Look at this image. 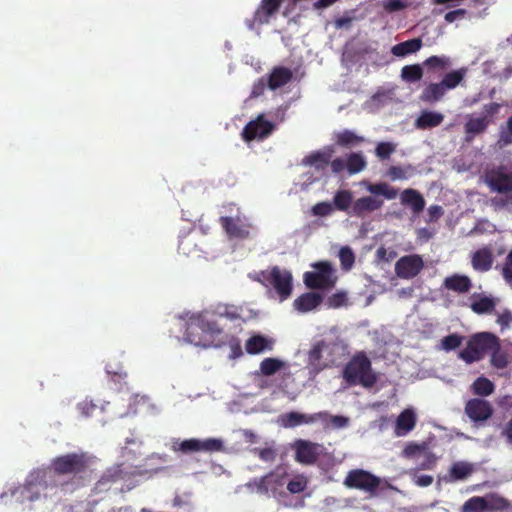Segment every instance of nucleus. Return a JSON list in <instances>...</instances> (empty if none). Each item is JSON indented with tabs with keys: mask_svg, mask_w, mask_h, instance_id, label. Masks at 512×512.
Masks as SVG:
<instances>
[{
	"mask_svg": "<svg viewBox=\"0 0 512 512\" xmlns=\"http://www.w3.org/2000/svg\"><path fill=\"white\" fill-rule=\"evenodd\" d=\"M223 333L219 323L211 320L209 313L200 312L192 315L186 322L184 339L196 346L208 348L218 346L216 338Z\"/></svg>",
	"mask_w": 512,
	"mask_h": 512,
	"instance_id": "obj_1",
	"label": "nucleus"
},
{
	"mask_svg": "<svg viewBox=\"0 0 512 512\" xmlns=\"http://www.w3.org/2000/svg\"><path fill=\"white\" fill-rule=\"evenodd\" d=\"M343 378L349 385L361 384L366 388L374 386L377 381L371 361L364 352L355 354L345 365Z\"/></svg>",
	"mask_w": 512,
	"mask_h": 512,
	"instance_id": "obj_2",
	"label": "nucleus"
},
{
	"mask_svg": "<svg viewBox=\"0 0 512 512\" xmlns=\"http://www.w3.org/2000/svg\"><path fill=\"white\" fill-rule=\"evenodd\" d=\"M497 345V336L490 332L473 334L467 341L466 348L458 353V358L466 364L478 362Z\"/></svg>",
	"mask_w": 512,
	"mask_h": 512,
	"instance_id": "obj_3",
	"label": "nucleus"
},
{
	"mask_svg": "<svg viewBox=\"0 0 512 512\" xmlns=\"http://www.w3.org/2000/svg\"><path fill=\"white\" fill-rule=\"evenodd\" d=\"M91 457L84 452H73L52 459L50 469L57 475H80L89 470Z\"/></svg>",
	"mask_w": 512,
	"mask_h": 512,
	"instance_id": "obj_4",
	"label": "nucleus"
},
{
	"mask_svg": "<svg viewBox=\"0 0 512 512\" xmlns=\"http://www.w3.org/2000/svg\"><path fill=\"white\" fill-rule=\"evenodd\" d=\"M254 279L264 286L273 287L281 301L288 299L292 294V274L278 266L260 271Z\"/></svg>",
	"mask_w": 512,
	"mask_h": 512,
	"instance_id": "obj_5",
	"label": "nucleus"
},
{
	"mask_svg": "<svg viewBox=\"0 0 512 512\" xmlns=\"http://www.w3.org/2000/svg\"><path fill=\"white\" fill-rule=\"evenodd\" d=\"M135 475L134 472L125 471L122 464L113 465L103 472L100 479L95 483L93 492L94 494L108 492L119 482L127 483L125 487L120 488L121 492L129 491L136 485Z\"/></svg>",
	"mask_w": 512,
	"mask_h": 512,
	"instance_id": "obj_6",
	"label": "nucleus"
},
{
	"mask_svg": "<svg viewBox=\"0 0 512 512\" xmlns=\"http://www.w3.org/2000/svg\"><path fill=\"white\" fill-rule=\"evenodd\" d=\"M314 271L305 272L303 278L305 285L310 289L329 290L334 287L336 277L334 269L329 262L323 261L313 265Z\"/></svg>",
	"mask_w": 512,
	"mask_h": 512,
	"instance_id": "obj_7",
	"label": "nucleus"
},
{
	"mask_svg": "<svg viewBox=\"0 0 512 512\" xmlns=\"http://www.w3.org/2000/svg\"><path fill=\"white\" fill-rule=\"evenodd\" d=\"M174 452H181L183 454H190L195 452H218L223 450V442L216 438H207L204 440L191 438L183 441H175L172 444Z\"/></svg>",
	"mask_w": 512,
	"mask_h": 512,
	"instance_id": "obj_8",
	"label": "nucleus"
},
{
	"mask_svg": "<svg viewBox=\"0 0 512 512\" xmlns=\"http://www.w3.org/2000/svg\"><path fill=\"white\" fill-rule=\"evenodd\" d=\"M294 459L303 465H314L323 454L325 448L322 444L305 439H297L291 444Z\"/></svg>",
	"mask_w": 512,
	"mask_h": 512,
	"instance_id": "obj_9",
	"label": "nucleus"
},
{
	"mask_svg": "<svg viewBox=\"0 0 512 512\" xmlns=\"http://www.w3.org/2000/svg\"><path fill=\"white\" fill-rule=\"evenodd\" d=\"M344 485L349 488L365 491L371 495H376V491L380 485V479L368 471L354 469L347 474Z\"/></svg>",
	"mask_w": 512,
	"mask_h": 512,
	"instance_id": "obj_10",
	"label": "nucleus"
},
{
	"mask_svg": "<svg viewBox=\"0 0 512 512\" xmlns=\"http://www.w3.org/2000/svg\"><path fill=\"white\" fill-rule=\"evenodd\" d=\"M485 182L491 191L500 194L512 192V172H508L504 165L487 170Z\"/></svg>",
	"mask_w": 512,
	"mask_h": 512,
	"instance_id": "obj_11",
	"label": "nucleus"
},
{
	"mask_svg": "<svg viewBox=\"0 0 512 512\" xmlns=\"http://www.w3.org/2000/svg\"><path fill=\"white\" fill-rule=\"evenodd\" d=\"M424 268V261L419 254L402 256L395 263V273L401 279H412Z\"/></svg>",
	"mask_w": 512,
	"mask_h": 512,
	"instance_id": "obj_12",
	"label": "nucleus"
},
{
	"mask_svg": "<svg viewBox=\"0 0 512 512\" xmlns=\"http://www.w3.org/2000/svg\"><path fill=\"white\" fill-rule=\"evenodd\" d=\"M273 129L274 125L270 121L265 120L263 115H260L244 127L242 137L247 142L254 139H264L271 134Z\"/></svg>",
	"mask_w": 512,
	"mask_h": 512,
	"instance_id": "obj_13",
	"label": "nucleus"
},
{
	"mask_svg": "<svg viewBox=\"0 0 512 512\" xmlns=\"http://www.w3.org/2000/svg\"><path fill=\"white\" fill-rule=\"evenodd\" d=\"M506 500L501 497H492L489 502L485 497L473 496L468 499L462 506V512H485L488 509L504 508Z\"/></svg>",
	"mask_w": 512,
	"mask_h": 512,
	"instance_id": "obj_14",
	"label": "nucleus"
},
{
	"mask_svg": "<svg viewBox=\"0 0 512 512\" xmlns=\"http://www.w3.org/2000/svg\"><path fill=\"white\" fill-rule=\"evenodd\" d=\"M465 413L472 421H485L492 416L493 408L488 401L474 398L466 403Z\"/></svg>",
	"mask_w": 512,
	"mask_h": 512,
	"instance_id": "obj_15",
	"label": "nucleus"
},
{
	"mask_svg": "<svg viewBox=\"0 0 512 512\" xmlns=\"http://www.w3.org/2000/svg\"><path fill=\"white\" fill-rule=\"evenodd\" d=\"M220 224L230 238L246 239L249 237V226L244 224L239 217H220Z\"/></svg>",
	"mask_w": 512,
	"mask_h": 512,
	"instance_id": "obj_16",
	"label": "nucleus"
},
{
	"mask_svg": "<svg viewBox=\"0 0 512 512\" xmlns=\"http://www.w3.org/2000/svg\"><path fill=\"white\" fill-rule=\"evenodd\" d=\"M282 2L283 0H261L259 7L253 15V25L269 23L270 18L278 12Z\"/></svg>",
	"mask_w": 512,
	"mask_h": 512,
	"instance_id": "obj_17",
	"label": "nucleus"
},
{
	"mask_svg": "<svg viewBox=\"0 0 512 512\" xmlns=\"http://www.w3.org/2000/svg\"><path fill=\"white\" fill-rule=\"evenodd\" d=\"M383 200L372 196H364L356 201L352 205L350 214L359 218L365 217L368 213L379 210L383 206Z\"/></svg>",
	"mask_w": 512,
	"mask_h": 512,
	"instance_id": "obj_18",
	"label": "nucleus"
},
{
	"mask_svg": "<svg viewBox=\"0 0 512 512\" xmlns=\"http://www.w3.org/2000/svg\"><path fill=\"white\" fill-rule=\"evenodd\" d=\"M241 308L233 304L217 303L211 306L209 309L202 311L203 313H209L211 320L214 323H218L217 318H227L229 320H236L241 317Z\"/></svg>",
	"mask_w": 512,
	"mask_h": 512,
	"instance_id": "obj_19",
	"label": "nucleus"
},
{
	"mask_svg": "<svg viewBox=\"0 0 512 512\" xmlns=\"http://www.w3.org/2000/svg\"><path fill=\"white\" fill-rule=\"evenodd\" d=\"M333 152L329 147L312 152L302 159V165L314 167L317 171H324L332 159Z\"/></svg>",
	"mask_w": 512,
	"mask_h": 512,
	"instance_id": "obj_20",
	"label": "nucleus"
},
{
	"mask_svg": "<svg viewBox=\"0 0 512 512\" xmlns=\"http://www.w3.org/2000/svg\"><path fill=\"white\" fill-rule=\"evenodd\" d=\"M491 122L487 117L470 116L464 125L465 141L471 142L476 135L484 133Z\"/></svg>",
	"mask_w": 512,
	"mask_h": 512,
	"instance_id": "obj_21",
	"label": "nucleus"
},
{
	"mask_svg": "<svg viewBox=\"0 0 512 512\" xmlns=\"http://www.w3.org/2000/svg\"><path fill=\"white\" fill-rule=\"evenodd\" d=\"M293 78L291 69L283 66H276L267 76V86L270 90H276L288 84Z\"/></svg>",
	"mask_w": 512,
	"mask_h": 512,
	"instance_id": "obj_22",
	"label": "nucleus"
},
{
	"mask_svg": "<svg viewBox=\"0 0 512 512\" xmlns=\"http://www.w3.org/2000/svg\"><path fill=\"white\" fill-rule=\"evenodd\" d=\"M443 287L457 293H467L472 288L471 279L466 275L453 274L443 281Z\"/></svg>",
	"mask_w": 512,
	"mask_h": 512,
	"instance_id": "obj_23",
	"label": "nucleus"
},
{
	"mask_svg": "<svg viewBox=\"0 0 512 512\" xmlns=\"http://www.w3.org/2000/svg\"><path fill=\"white\" fill-rule=\"evenodd\" d=\"M472 267L476 271L487 272L492 268L493 254L488 247L475 251L471 259Z\"/></svg>",
	"mask_w": 512,
	"mask_h": 512,
	"instance_id": "obj_24",
	"label": "nucleus"
},
{
	"mask_svg": "<svg viewBox=\"0 0 512 512\" xmlns=\"http://www.w3.org/2000/svg\"><path fill=\"white\" fill-rule=\"evenodd\" d=\"M401 203L412 209L414 214H419L425 207L423 196L415 189H405L401 193Z\"/></svg>",
	"mask_w": 512,
	"mask_h": 512,
	"instance_id": "obj_25",
	"label": "nucleus"
},
{
	"mask_svg": "<svg viewBox=\"0 0 512 512\" xmlns=\"http://www.w3.org/2000/svg\"><path fill=\"white\" fill-rule=\"evenodd\" d=\"M444 120V115L440 112L424 110L415 120V126L418 129L426 130L439 126Z\"/></svg>",
	"mask_w": 512,
	"mask_h": 512,
	"instance_id": "obj_26",
	"label": "nucleus"
},
{
	"mask_svg": "<svg viewBox=\"0 0 512 512\" xmlns=\"http://www.w3.org/2000/svg\"><path fill=\"white\" fill-rule=\"evenodd\" d=\"M274 341L262 335H255L250 337L245 344V349L248 354H259L264 351H271L273 349Z\"/></svg>",
	"mask_w": 512,
	"mask_h": 512,
	"instance_id": "obj_27",
	"label": "nucleus"
},
{
	"mask_svg": "<svg viewBox=\"0 0 512 512\" xmlns=\"http://www.w3.org/2000/svg\"><path fill=\"white\" fill-rule=\"evenodd\" d=\"M322 295L315 292H307L294 300V307L300 312H308L321 304Z\"/></svg>",
	"mask_w": 512,
	"mask_h": 512,
	"instance_id": "obj_28",
	"label": "nucleus"
},
{
	"mask_svg": "<svg viewBox=\"0 0 512 512\" xmlns=\"http://www.w3.org/2000/svg\"><path fill=\"white\" fill-rule=\"evenodd\" d=\"M474 464L466 461H458L449 469L448 481L455 482L467 479L474 472Z\"/></svg>",
	"mask_w": 512,
	"mask_h": 512,
	"instance_id": "obj_29",
	"label": "nucleus"
},
{
	"mask_svg": "<svg viewBox=\"0 0 512 512\" xmlns=\"http://www.w3.org/2000/svg\"><path fill=\"white\" fill-rule=\"evenodd\" d=\"M416 425V415L413 410L405 409L400 413L396 420V434L398 436L405 435L414 429Z\"/></svg>",
	"mask_w": 512,
	"mask_h": 512,
	"instance_id": "obj_30",
	"label": "nucleus"
},
{
	"mask_svg": "<svg viewBox=\"0 0 512 512\" xmlns=\"http://www.w3.org/2000/svg\"><path fill=\"white\" fill-rule=\"evenodd\" d=\"M445 93L446 90L440 82L430 83L422 90L419 99L424 103L434 104L442 100Z\"/></svg>",
	"mask_w": 512,
	"mask_h": 512,
	"instance_id": "obj_31",
	"label": "nucleus"
},
{
	"mask_svg": "<svg viewBox=\"0 0 512 512\" xmlns=\"http://www.w3.org/2000/svg\"><path fill=\"white\" fill-rule=\"evenodd\" d=\"M423 43L420 38H413L404 42H400L391 48V53L396 57H406L410 54L418 52Z\"/></svg>",
	"mask_w": 512,
	"mask_h": 512,
	"instance_id": "obj_32",
	"label": "nucleus"
},
{
	"mask_svg": "<svg viewBox=\"0 0 512 512\" xmlns=\"http://www.w3.org/2000/svg\"><path fill=\"white\" fill-rule=\"evenodd\" d=\"M353 203V193L348 189H340L333 196L332 205L338 211L349 213V209L352 210Z\"/></svg>",
	"mask_w": 512,
	"mask_h": 512,
	"instance_id": "obj_33",
	"label": "nucleus"
},
{
	"mask_svg": "<svg viewBox=\"0 0 512 512\" xmlns=\"http://www.w3.org/2000/svg\"><path fill=\"white\" fill-rule=\"evenodd\" d=\"M490 364L496 369H505L510 363V356L507 351L503 350L500 345V339L497 337V345L490 349Z\"/></svg>",
	"mask_w": 512,
	"mask_h": 512,
	"instance_id": "obj_34",
	"label": "nucleus"
},
{
	"mask_svg": "<svg viewBox=\"0 0 512 512\" xmlns=\"http://www.w3.org/2000/svg\"><path fill=\"white\" fill-rule=\"evenodd\" d=\"M367 191L375 196H383L385 199L392 200L398 195L397 189L385 182L370 183L366 187Z\"/></svg>",
	"mask_w": 512,
	"mask_h": 512,
	"instance_id": "obj_35",
	"label": "nucleus"
},
{
	"mask_svg": "<svg viewBox=\"0 0 512 512\" xmlns=\"http://www.w3.org/2000/svg\"><path fill=\"white\" fill-rule=\"evenodd\" d=\"M367 166V161L361 152H352L346 159V170L350 175L363 171Z\"/></svg>",
	"mask_w": 512,
	"mask_h": 512,
	"instance_id": "obj_36",
	"label": "nucleus"
},
{
	"mask_svg": "<svg viewBox=\"0 0 512 512\" xmlns=\"http://www.w3.org/2000/svg\"><path fill=\"white\" fill-rule=\"evenodd\" d=\"M466 72L467 70L465 68L449 72L443 77L440 83L442 84L446 91L454 89L462 82L466 75Z\"/></svg>",
	"mask_w": 512,
	"mask_h": 512,
	"instance_id": "obj_37",
	"label": "nucleus"
},
{
	"mask_svg": "<svg viewBox=\"0 0 512 512\" xmlns=\"http://www.w3.org/2000/svg\"><path fill=\"white\" fill-rule=\"evenodd\" d=\"M327 347L324 341L317 342L313 348L309 351L308 361L309 365L316 371L322 370L325 365L321 364L322 352Z\"/></svg>",
	"mask_w": 512,
	"mask_h": 512,
	"instance_id": "obj_38",
	"label": "nucleus"
},
{
	"mask_svg": "<svg viewBox=\"0 0 512 512\" xmlns=\"http://www.w3.org/2000/svg\"><path fill=\"white\" fill-rule=\"evenodd\" d=\"M496 303L493 298L488 296H482L477 300H474L470 307L476 314H487L494 311Z\"/></svg>",
	"mask_w": 512,
	"mask_h": 512,
	"instance_id": "obj_39",
	"label": "nucleus"
},
{
	"mask_svg": "<svg viewBox=\"0 0 512 512\" xmlns=\"http://www.w3.org/2000/svg\"><path fill=\"white\" fill-rule=\"evenodd\" d=\"M494 389V384L483 376L478 377L472 384L473 393L478 396H488L493 393Z\"/></svg>",
	"mask_w": 512,
	"mask_h": 512,
	"instance_id": "obj_40",
	"label": "nucleus"
},
{
	"mask_svg": "<svg viewBox=\"0 0 512 512\" xmlns=\"http://www.w3.org/2000/svg\"><path fill=\"white\" fill-rule=\"evenodd\" d=\"M362 142H364V138L351 130L346 129L337 134L336 143L342 147L353 146Z\"/></svg>",
	"mask_w": 512,
	"mask_h": 512,
	"instance_id": "obj_41",
	"label": "nucleus"
},
{
	"mask_svg": "<svg viewBox=\"0 0 512 512\" xmlns=\"http://www.w3.org/2000/svg\"><path fill=\"white\" fill-rule=\"evenodd\" d=\"M423 70L420 65H406L401 69V77L404 81L414 83L421 80Z\"/></svg>",
	"mask_w": 512,
	"mask_h": 512,
	"instance_id": "obj_42",
	"label": "nucleus"
},
{
	"mask_svg": "<svg viewBox=\"0 0 512 512\" xmlns=\"http://www.w3.org/2000/svg\"><path fill=\"white\" fill-rule=\"evenodd\" d=\"M284 365V362L277 358H265L260 364V371L264 376H271L282 369Z\"/></svg>",
	"mask_w": 512,
	"mask_h": 512,
	"instance_id": "obj_43",
	"label": "nucleus"
},
{
	"mask_svg": "<svg viewBox=\"0 0 512 512\" xmlns=\"http://www.w3.org/2000/svg\"><path fill=\"white\" fill-rule=\"evenodd\" d=\"M451 62L447 56H431L424 61V65L432 70H445Z\"/></svg>",
	"mask_w": 512,
	"mask_h": 512,
	"instance_id": "obj_44",
	"label": "nucleus"
},
{
	"mask_svg": "<svg viewBox=\"0 0 512 512\" xmlns=\"http://www.w3.org/2000/svg\"><path fill=\"white\" fill-rule=\"evenodd\" d=\"M464 340V336L453 333L445 336L441 340L442 348L446 351L455 350L458 348Z\"/></svg>",
	"mask_w": 512,
	"mask_h": 512,
	"instance_id": "obj_45",
	"label": "nucleus"
},
{
	"mask_svg": "<svg viewBox=\"0 0 512 512\" xmlns=\"http://www.w3.org/2000/svg\"><path fill=\"white\" fill-rule=\"evenodd\" d=\"M339 259L342 268L349 270L355 262V256L352 249L349 247H342L339 251Z\"/></svg>",
	"mask_w": 512,
	"mask_h": 512,
	"instance_id": "obj_46",
	"label": "nucleus"
},
{
	"mask_svg": "<svg viewBox=\"0 0 512 512\" xmlns=\"http://www.w3.org/2000/svg\"><path fill=\"white\" fill-rule=\"evenodd\" d=\"M334 211V207L332 203L327 201L318 202L311 208V213L314 216L326 217L329 216Z\"/></svg>",
	"mask_w": 512,
	"mask_h": 512,
	"instance_id": "obj_47",
	"label": "nucleus"
},
{
	"mask_svg": "<svg viewBox=\"0 0 512 512\" xmlns=\"http://www.w3.org/2000/svg\"><path fill=\"white\" fill-rule=\"evenodd\" d=\"M322 424L325 428H328L330 426L334 428H343L347 426L348 424V418L344 416H333L330 415L329 412H327V418L322 420Z\"/></svg>",
	"mask_w": 512,
	"mask_h": 512,
	"instance_id": "obj_48",
	"label": "nucleus"
},
{
	"mask_svg": "<svg viewBox=\"0 0 512 512\" xmlns=\"http://www.w3.org/2000/svg\"><path fill=\"white\" fill-rule=\"evenodd\" d=\"M307 487V480L303 476H297L287 484V490L292 494L303 492Z\"/></svg>",
	"mask_w": 512,
	"mask_h": 512,
	"instance_id": "obj_49",
	"label": "nucleus"
},
{
	"mask_svg": "<svg viewBox=\"0 0 512 512\" xmlns=\"http://www.w3.org/2000/svg\"><path fill=\"white\" fill-rule=\"evenodd\" d=\"M501 275L507 284L512 285V249L504 259L501 268Z\"/></svg>",
	"mask_w": 512,
	"mask_h": 512,
	"instance_id": "obj_50",
	"label": "nucleus"
},
{
	"mask_svg": "<svg viewBox=\"0 0 512 512\" xmlns=\"http://www.w3.org/2000/svg\"><path fill=\"white\" fill-rule=\"evenodd\" d=\"M395 151V146L390 142H380L376 146L375 153L381 160L388 159Z\"/></svg>",
	"mask_w": 512,
	"mask_h": 512,
	"instance_id": "obj_51",
	"label": "nucleus"
},
{
	"mask_svg": "<svg viewBox=\"0 0 512 512\" xmlns=\"http://www.w3.org/2000/svg\"><path fill=\"white\" fill-rule=\"evenodd\" d=\"M407 8V4L402 0H387L383 3V9L387 13L402 11Z\"/></svg>",
	"mask_w": 512,
	"mask_h": 512,
	"instance_id": "obj_52",
	"label": "nucleus"
},
{
	"mask_svg": "<svg viewBox=\"0 0 512 512\" xmlns=\"http://www.w3.org/2000/svg\"><path fill=\"white\" fill-rule=\"evenodd\" d=\"M467 14H468V12H467L466 9H462V8L455 9V10L447 12L444 15V20L447 23H453L455 21H459V20L465 19Z\"/></svg>",
	"mask_w": 512,
	"mask_h": 512,
	"instance_id": "obj_53",
	"label": "nucleus"
},
{
	"mask_svg": "<svg viewBox=\"0 0 512 512\" xmlns=\"http://www.w3.org/2000/svg\"><path fill=\"white\" fill-rule=\"evenodd\" d=\"M286 418V426L296 427L303 424V413L299 412H289L285 416Z\"/></svg>",
	"mask_w": 512,
	"mask_h": 512,
	"instance_id": "obj_54",
	"label": "nucleus"
},
{
	"mask_svg": "<svg viewBox=\"0 0 512 512\" xmlns=\"http://www.w3.org/2000/svg\"><path fill=\"white\" fill-rule=\"evenodd\" d=\"M254 451L265 462H272L276 458V452L272 448L255 449Z\"/></svg>",
	"mask_w": 512,
	"mask_h": 512,
	"instance_id": "obj_55",
	"label": "nucleus"
},
{
	"mask_svg": "<svg viewBox=\"0 0 512 512\" xmlns=\"http://www.w3.org/2000/svg\"><path fill=\"white\" fill-rule=\"evenodd\" d=\"M303 424H312L315 422H321L327 418V411H320L313 414H303Z\"/></svg>",
	"mask_w": 512,
	"mask_h": 512,
	"instance_id": "obj_56",
	"label": "nucleus"
},
{
	"mask_svg": "<svg viewBox=\"0 0 512 512\" xmlns=\"http://www.w3.org/2000/svg\"><path fill=\"white\" fill-rule=\"evenodd\" d=\"M192 244L193 241L190 239L188 235L181 237L178 244L179 253L189 255L192 252V249L190 247Z\"/></svg>",
	"mask_w": 512,
	"mask_h": 512,
	"instance_id": "obj_57",
	"label": "nucleus"
},
{
	"mask_svg": "<svg viewBox=\"0 0 512 512\" xmlns=\"http://www.w3.org/2000/svg\"><path fill=\"white\" fill-rule=\"evenodd\" d=\"M266 87H268L267 79L264 77H261L260 79H258L257 82L254 83V85L252 87L251 96L258 97V96L262 95L264 93Z\"/></svg>",
	"mask_w": 512,
	"mask_h": 512,
	"instance_id": "obj_58",
	"label": "nucleus"
},
{
	"mask_svg": "<svg viewBox=\"0 0 512 512\" xmlns=\"http://www.w3.org/2000/svg\"><path fill=\"white\" fill-rule=\"evenodd\" d=\"M329 165L334 174H339L346 169V160L341 157L331 159Z\"/></svg>",
	"mask_w": 512,
	"mask_h": 512,
	"instance_id": "obj_59",
	"label": "nucleus"
},
{
	"mask_svg": "<svg viewBox=\"0 0 512 512\" xmlns=\"http://www.w3.org/2000/svg\"><path fill=\"white\" fill-rule=\"evenodd\" d=\"M354 20L351 16H341L334 20V25L337 29H349Z\"/></svg>",
	"mask_w": 512,
	"mask_h": 512,
	"instance_id": "obj_60",
	"label": "nucleus"
},
{
	"mask_svg": "<svg viewBox=\"0 0 512 512\" xmlns=\"http://www.w3.org/2000/svg\"><path fill=\"white\" fill-rule=\"evenodd\" d=\"M498 143L501 147L512 144V132L507 127L500 131Z\"/></svg>",
	"mask_w": 512,
	"mask_h": 512,
	"instance_id": "obj_61",
	"label": "nucleus"
},
{
	"mask_svg": "<svg viewBox=\"0 0 512 512\" xmlns=\"http://www.w3.org/2000/svg\"><path fill=\"white\" fill-rule=\"evenodd\" d=\"M388 176L392 179V180H397V179H406L407 176H406V173L404 171V169L400 166H391L389 169H388Z\"/></svg>",
	"mask_w": 512,
	"mask_h": 512,
	"instance_id": "obj_62",
	"label": "nucleus"
},
{
	"mask_svg": "<svg viewBox=\"0 0 512 512\" xmlns=\"http://www.w3.org/2000/svg\"><path fill=\"white\" fill-rule=\"evenodd\" d=\"M500 107H501L500 104H498L496 102H491V103L485 104L483 106V111L485 113V115L483 117H487V118L491 119L493 116H495L499 112Z\"/></svg>",
	"mask_w": 512,
	"mask_h": 512,
	"instance_id": "obj_63",
	"label": "nucleus"
},
{
	"mask_svg": "<svg viewBox=\"0 0 512 512\" xmlns=\"http://www.w3.org/2000/svg\"><path fill=\"white\" fill-rule=\"evenodd\" d=\"M497 323L503 328L508 327L512 323V313L507 309L504 310L498 315Z\"/></svg>",
	"mask_w": 512,
	"mask_h": 512,
	"instance_id": "obj_64",
	"label": "nucleus"
}]
</instances>
